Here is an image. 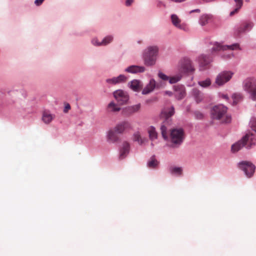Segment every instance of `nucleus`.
I'll return each mask as SVG.
<instances>
[{"instance_id": "nucleus-2", "label": "nucleus", "mask_w": 256, "mask_h": 256, "mask_svg": "<svg viewBox=\"0 0 256 256\" xmlns=\"http://www.w3.org/2000/svg\"><path fill=\"white\" fill-rule=\"evenodd\" d=\"M174 114L173 106L164 108L161 112L160 117L164 120L160 127L161 132L164 139H168L167 125H170L172 116Z\"/></svg>"}, {"instance_id": "nucleus-17", "label": "nucleus", "mask_w": 256, "mask_h": 256, "mask_svg": "<svg viewBox=\"0 0 256 256\" xmlns=\"http://www.w3.org/2000/svg\"><path fill=\"white\" fill-rule=\"evenodd\" d=\"M126 78L123 74H120L118 77H114L112 78H108L106 80L108 84H117L124 82L126 80Z\"/></svg>"}, {"instance_id": "nucleus-35", "label": "nucleus", "mask_w": 256, "mask_h": 256, "mask_svg": "<svg viewBox=\"0 0 256 256\" xmlns=\"http://www.w3.org/2000/svg\"><path fill=\"white\" fill-rule=\"evenodd\" d=\"M198 84L203 88H208L211 84V80L210 78H206L204 80H202L198 82Z\"/></svg>"}, {"instance_id": "nucleus-29", "label": "nucleus", "mask_w": 256, "mask_h": 256, "mask_svg": "<svg viewBox=\"0 0 256 256\" xmlns=\"http://www.w3.org/2000/svg\"><path fill=\"white\" fill-rule=\"evenodd\" d=\"M134 140L140 144H143L146 140V138H142L139 132H136L134 134Z\"/></svg>"}, {"instance_id": "nucleus-33", "label": "nucleus", "mask_w": 256, "mask_h": 256, "mask_svg": "<svg viewBox=\"0 0 256 256\" xmlns=\"http://www.w3.org/2000/svg\"><path fill=\"white\" fill-rule=\"evenodd\" d=\"M158 164V162L156 160L154 156H152L150 160L148 162V166L150 168H155Z\"/></svg>"}, {"instance_id": "nucleus-26", "label": "nucleus", "mask_w": 256, "mask_h": 256, "mask_svg": "<svg viewBox=\"0 0 256 256\" xmlns=\"http://www.w3.org/2000/svg\"><path fill=\"white\" fill-rule=\"evenodd\" d=\"M192 94L194 97L195 100L198 103L202 100L203 98V94L198 90L194 88L192 90Z\"/></svg>"}, {"instance_id": "nucleus-42", "label": "nucleus", "mask_w": 256, "mask_h": 256, "mask_svg": "<svg viewBox=\"0 0 256 256\" xmlns=\"http://www.w3.org/2000/svg\"><path fill=\"white\" fill-rule=\"evenodd\" d=\"M200 12V10L199 9H196V10H192L190 12Z\"/></svg>"}, {"instance_id": "nucleus-30", "label": "nucleus", "mask_w": 256, "mask_h": 256, "mask_svg": "<svg viewBox=\"0 0 256 256\" xmlns=\"http://www.w3.org/2000/svg\"><path fill=\"white\" fill-rule=\"evenodd\" d=\"M232 98L233 100V104L235 105L242 100L243 96L241 94L236 92L232 94Z\"/></svg>"}, {"instance_id": "nucleus-39", "label": "nucleus", "mask_w": 256, "mask_h": 256, "mask_svg": "<svg viewBox=\"0 0 256 256\" xmlns=\"http://www.w3.org/2000/svg\"><path fill=\"white\" fill-rule=\"evenodd\" d=\"M92 44L94 46H102V44H101V42H98V40L96 38H94L92 41Z\"/></svg>"}, {"instance_id": "nucleus-12", "label": "nucleus", "mask_w": 256, "mask_h": 256, "mask_svg": "<svg viewBox=\"0 0 256 256\" xmlns=\"http://www.w3.org/2000/svg\"><path fill=\"white\" fill-rule=\"evenodd\" d=\"M159 88L158 84H156V82L153 78L151 79L149 83L143 89L142 94H147L152 92L155 88Z\"/></svg>"}, {"instance_id": "nucleus-16", "label": "nucleus", "mask_w": 256, "mask_h": 256, "mask_svg": "<svg viewBox=\"0 0 256 256\" xmlns=\"http://www.w3.org/2000/svg\"><path fill=\"white\" fill-rule=\"evenodd\" d=\"M130 148V144L127 142H124L120 151V159L124 158L128 154Z\"/></svg>"}, {"instance_id": "nucleus-20", "label": "nucleus", "mask_w": 256, "mask_h": 256, "mask_svg": "<svg viewBox=\"0 0 256 256\" xmlns=\"http://www.w3.org/2000/svg\"><path fill=\"white\" fill-rule=\"evenodd\" d=\"M126 71L130 73L142 72L145 71V68L138 66H130L126 69Z\"/></svg>"}, {"instance_id": "nucleus-13", "label": "nucleus", "mask_w": 256, "mask_h": 256, "mask_svg": "<svg viewBox=\"0 0 256 256\" xmlns=\"http://www.w3.org/2000/svg\"><path fill=\"white\" fill-rule=\"evenodd\" d=\"M211 62L210 57L202 54L199 57V62L200 70H204L209 68V64Z\"/></svg>"}, {"instance_id": "nucleus-1", "label": "nucleus", "mask_w": 256, "mask_h": 256, "mask_svg": "<svg viewBox=\"0 0 256 256\" xmlns=\"http://www.w3.org/2000/svg\"><path fill=\"white\" fill-rule=\"evenodd\" d=\"M256 144V136L252 133L246 134L241 140L232 146L231 150L232 152H236L244 146L250 148Z\"/></svg>"}, {"instance_id": "nucleus-10", "label": "nucleus", "mask_w": 256, "mask_h": 256, "mask_svg": "<svg viewBox=\"0 0 256 256\" xmlns=\"http://www.w3.org/2000/svg\"><path fill=\"white\" fill-rule=\"evenodd\" d=\"M114 96L120 104L126 103L128 100V96L127 93L122 90H117L114 92Z\"/></svg>"}, {"instance_id": "nucleus-31", "label": "nucleus", "mask_w": 256, "mask_h": 256, "mask_svg": "<svg viewBox=\"0 0 256 256\" xmlns=\"http://www.w3.org/2000/svg\"><path fill=\"white\" fill-rule=\"evenodd\" d=\"M210 19V16L207 14L202 15L200 18L199 23L202 26H205L208 23Z\"/></svg>"}, {"instance_id": "nucleus-45", "label": "nucleus", "mask_w": 256, "mask_h": 256, "mask_svg": "<svg viewBox=\"0 0 256 256\" xmlns=\"http://www.w3.org/2000/svg\"><path fill=\"white\" fill-rule=\"evenodd\" d=\"M223 98L226 100L228 99V96L227 95H224L223 96Z\"/></svg>"}, {"instance_id": "nucleus-4", "label": "nucleus", "mask_w": 256, "mask_h": 256, "mask_svg": "<svg viewBox=\"0 0 256 256\" xmlns=\"http://www.w3.org/2000/svg\"><path fill=\"white\" fill-rule=\"evenodd\" d=\"M158 52L157 46H152L144 50L143 56L144 64L148 66L154 65L156 63Z\"/></svg>"}, {"instance_id": "nucleus-25", "label": "nucleus", "mask_w": 256, "mask_h": 256, "mask_svg": "<svg viewBox=\"0 0 256 256\" xmlns=\"http://www.w3.org/2000/svg\"><path fill=\"white\" fill-rule=\"evenodd\" d=\"M171 20L175 26L180 29L182 28V26L180 24V20L176 14H173L171 16Z\"/></svg>"}, {"instance_id": "nucleus-38", "label": "nucleus", "mask_w": 256, "mask_h": 256, "mask_svg": "<svg viewBox=\"0 0 256 256\" xmlns=\"http://www.w3.org/2000/svg\"><path fill=\"white\" fill-rule=\"evenodd\" d=\"M70 109V106L69 104L66 103L65 104V106L64 110V113H67L68 110Z\"/></svg>"}, {"instance_id": "nucleus-40", "label": "nucleus", "mask_w": 256, "mask_h": 256, "mask_svg": "<svg viewBox=\"0 0 256 256\" xmlns=\"http://www.w3.org/2000/svg\"><path fill=\"white\" fill-rule=\"evenodd\" d=\"M44 0H36L34 1V4L36 5L39 6L42 4Z\"/></svg>"}, {"instance_id": "nucleus-44", "label": "nucleus", "mask_w": 256, "mask_h": 256, "mask_svg": "<svg viewBox=\"0 0 256 256\" xmlns=\"http://www.w3.org/2000/svg\"><path fill=\"white\" fill-rule=\"evenodd\" d=\"M198 117L199 118H201L202 117V114H200L198 116Z\"/></svg>"}, {"instance_id": "nucleus-27", "label": "nucleus", "mask_w": 256, "mask_h": 256, "mask_svg": "<svg viewBox=\"0 0 256 256\" xmlns=\"http://www.w3.org/2000/svg\"><path fill=\"white\" fill-rule=\"evenodd\" d=\"M234 2L236 4V8L234 10L230 12V16H232L235 14L237 13L238 12V10H240V9L241 8V7L242 6V4H243L242 0H234Z\"/></svg>"}, {"instance_id": "nucleus-23", "label": "nucleus", "mask_w": 256, "mask_h": 256, "mask_svg": "<svg viewBox=\"0 0 256 256\" xmlns=\"http://www.w3.org/2000/svg\"><path fill=\"white\" fill-rule=\"evenodd\" d=\"M130 87L133 90L136 92H138L142 88V84L141 82L138 80H134L129 83Z\"/></svg>"}, {"instance_id": "nucleus-37", "label": "nucleus", "mask_w": 256, "mask_h": 256, "mask_svg": "<svg viewBox=\"0 0 256 256\" xmlns=\"http://www.w3.org/2000/svg\"><path fill=\"white\" fill-rule=\"evenodd\" d=\"M250 125L252 129L256 132V118H252L250 120Z\"/></svg>"}, {"instance_id": "nucleus-11", "label": "nucleus", "mask_w": 256, "mask_h": 256, "mask_svg": "<svg viewBox=\"0 0 256 256\" xmlns=\"http://www.w3.org/2000/svg\"><path fill=\"white\" fill-rule=\"evenodd\" d=\"M132 126L130 124L128 121L121 122L114 127V129L118 134H122L124 133L126 130H130Z\"/></svg>"}, {"instance_id": "nucleus-28", "label": "nucleus", "mask_w": 256, "mask_h": 256, "mask_svg": "<svg viewBox=\"0 0 256 256\" xmlns=\"http://www.w3.org/2000/svg\"><path fill=\"white\" fill-rule=\"evenodd\" d=\"M148 132L149 134L150 138L153 140L157 138L158 133L154 126H150L148 129Z\"/></svg>"}, {"instance_id": "nucleus-5", "label": "nucleus", "mask_w": 256, "mask_h": 256, "mask_svg": "<svg viewBox=\"0 0 256 256\" xmlns=\"http://www.w3.org/2000/svg\"><path fill=\"white\" fill-rule=\"evenodd\" d=\"M184 138V133L182 128H174L170 130V141L176 146L180 145Z\"/></svg>"}, {"instance_id": "nucleus-21", "label": "nucleus", "mask_w": 256, "mask_h": 256, "mask_svg": "<svg viewBox=\"0 0 256 256\" xmlns=\"http://www.w3.org/2000/svg\"><path fill=\"white\" fill-rule=\"evenodd\" d=\"M55 116L48 111H44L42 113V120L46 124H50L54 118Z\"/></svg>"}, {"instance_id": "nucleus-8", "label": "nucleus", "mask_w": 256, "mask_h": 256, "mask_svg": "<svg viewBox=\"0 0 256 256\" xmlns=\"http://www.w3.org/2000/svg\"><path fill=\"white\" fill-rule=\"evenodd\" d=\"M239 168L243 170L246 176L250 178L254 174L256 167L252 162L247 161H243L239 163Z\"/></svg>"}, {"instance_id": "nucleus-24", "label": "nucleus", "mask_w": 256, "mask_h": 256, "mask_svg": "<svg viewBox=\"0 0 256 256\" xmlns=\"http://www.w3.org/2000/svg\"><path fill=\"white\" fill-rule=\"evenodd\" d=\"M140 104L128 106L125 108V112L128 114H131L134 112H138L140 110Z\"/></svg>"}, {"instance_id": "nucleus-3", "label": "nucleus", "mask_w": 256, "mask_h": 256, "mask_svg": "<svg viewBox=\"0 0 256 256\" xmlns=\"http://www.w3.org/2000/svg\"><path fill=\"white\" fill-rule=\"evenodd\" d=\"M227 108L222 104L216 106L211 110V116L214 120H218L222 123H229L230 116L228 115Z\"/></svg>"}, {"instance_id": "nucleus-15", "label": "nucleus", "mask_w": 256, "mask_h": 256, "mask_svg": "<svg viewBox=\"0 0 256 256\" xmlns=\"http://www.w3.org/2000/svg\"><path fill=\"white\" fill-rule=\"evenodd\" d=\"M158 76L164 80H169V82L171 84L176 83L181 78L180 75H177L172 77H168L162 72H159Z\"/></svg>"}, {"instance_id": "nucleus-43", "label": "nucleus", "mask_w": 256, "mask_h": 256, "mask_svg": "<svg viewBox=\"0 0 256 256\" xmlns=\"http://www.w3.org/2000/svg\"><path fill=\"white\" fill-rule=\"evenodd\" d=\"M166 94L169 96H171L172 94V92H168V91L166 92Z\"/></svg>"}, {"instance_id": "nucleus-7", "label": "nucleus", "mask_w": 256, "mask_h": 256, "mask_svg": "<svg viewBox=\"0 0 256 256\" xmlns=\"http://www.w3.org/2000/svg\"><path fill=\"white\" fill-rule=\"evenodd\" d=\"M244 88L251 94L254 100H256V80L254 78L246 80L244 82Z\"/></svg>"}, {"instance_id": "nucleus-9", "label": "nucleus", "mask_w": 256, "mask_h": 256, "mask_svg": "<svg viewBox=\"0 0 256 256\" xmlns=\"http://www.w3.org/2000/svg\"><path fill=\"white\" fill-rule=\"evenodd\" d=\"M240 49L238 44H234L230 46H223L220 44L216 42L212 48V52H216L220 50H234Z\"/></svg>"}, {"instance_id": "nucleus-18", "label": "nucleus", "mask_w": 256, "mask_h": 256, "mask_svg": "<svg viewBox=\"0 0 256 256\" xmlns=\"http://www.w3.org/2000/svg\"><path fill=\"white\" fill-rule=\"evenodd\" d=\"M175 96L178 100L183 98L186 96V91L184 88L182 86H176L175 88Z\"/></svg>"}, {"instance_id": "nucleus-36", "label": "nucleus", "mask_w": 256, "mask_h": 256, "mask_svg": "<svg viewBox=\"0 0 256 256\" xmlns=\"http://www.w3.org/2000/svg\"><path fill=\"white\" fill-rule=\"evenodd\" d=\"M113 40V37L111 36H108L104 38L103 40L101 42V44L102 46H106L108 44H110Z\"/></svg>"}, {"instance_id": "nucleus-41", "label": "nucleus", "mask_w": 256, "mask_h": 256, "mask_svg": "<svg viewBox=\"0 0 256 256\" xmlns=\"http://www.w3.org/2000/svg\"><path fill=\"white\" fill-rule=\"evenodd\" d=\"M134 2V0H126V6H130Z\"/></svg>"}, {"instance_id": "nucleus-6", "label": "nucleus", "mask_w": 256, "mask_h": 256, "mask_svg": "<svg viewBox=\"0 0 256 256\" xmlns=\"http://www.w3.org/2000/svg\"><path fill=\"white\" fill-rule=\"evenodd\" d=\"M234 73L231 71H223L219 73L216 78L215 83L218 86H221L230 81Z\"/></svg>"}, {"instance_id": "nucleus-46", "label": "nucleus", "mask_w": 256, "mask_h": 256, "mask_svg": "<svg viewBox=\"0 0 256 256\" xmlns=\"http://www.w3.org/2000/svg\"><path fill=\"white\" fill-rule=\"evenodd\" d=\"M230 54H228V58H230Z\"/></svg>"}, {"instance_id": "nucleus-14", "label": "nucleus", "mask_w": 256, "mask_h": 256, "mask_svg": "<svg viewBox=\"0 0 256 256\" xmlns=\"http://www.w3.org/2000/svg\"><path fill=\"white\" fill-rule=\"evenodd\" d=\"M182 68L184 72H193L194 71V68L192 62L188 58L184 59Z\"/></svg>"}, {"instance_id": "nucleus-19", "label": "nucleus", "mask_w": 256, "mask_h": 256, "mask_svg": "<svg viewBox=\"0 0 256 256\" xmlns=\"http://www.w3.org/2000/svg\"><path fill=\"white\" fill-rule=\"evenodd\" d=\"M118 134L116 132L114 128L110 130L108 134V140L112 142H118L120 140V138Z\"/></svg>"}, {"instance_id": "nucleus-34", "label": "nucleus", "mask_w": 256, "mask_h": 256, "mask_svg": "<svg viewBox=\"0 0 256 256\" xmlns=\"http://www.w3.org/2000/svg\"><path fill=\"white\" fill-rule=\"evenodd\" d=\"M170 170L172 174L181 175L182 174V168L179 167H171Z\"/></svg>"}, {"instance_id": "nucleus-22", "label": "nucleus", "mask_w": 256, "mask_h": 256, "mask_svg": "<svg viewBox=\"0 0 256 256\" xmlns=\"http://www.w3.org/2000/svg\"><path fill=\"white\" fill-rule=\"evenodd\" d=\"M252 27L250 23L244 22L236 30L235 34L237 36H239L240 34L244 32L246 30Z\"/></svg>"}, {"instance_id": "nucleus-32", "label": "nucleus", "mask_w": 256, "mask_h": 256, "mask_svg": "<svg viewBox=\"0 0 256 256\" xmlns=\"http://www.w3.org/2000/svg\"><path fill=\"white\" fill-rule=\"evenodd\" d=\"M108 109L110 111L116 112L120 110V107L114 102H110L108 105Z\"/></svg>"}]
</instances>
